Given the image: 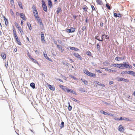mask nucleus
Wrapping results in <instances>:
<instances>
[{
  "label": "nucleus",
  "mask_w": 135,
  "mask_h": 135,
  "mask_svg": "<svg viewBox=\"0 0 135 135\" xmlns=\"http://www.w3.org/2000/svg\"><path fill=\"white\" fill-rule=\"evenodd\" d=\"M71 99H72V100L75 102H79V100L75 99V98H71Z\"/></svg>",
  "instance_id": "nucleus-41"
},
{
  "label": "nucleus",
  "mask_w": 135,
  "mask_h": 135,
  "mask_svg": "<svg viewBox=\"0 0 135 135\" xmlns=\"http://www.w3.org/2000/svg\"><path fill=\"white\" fill-rule=\"evenodd\" d=\"M70 50H74L76 51H78L79 50L78 48L74 47H70Z\"/></svg>",
  "instance_id": "nucleus-20"
},
{
  "label": "nucleus",
  "mask_w": 135,
  "mask_h": 135,
  "mask_svg": "<svg viewBox=\"0 0 135 135\" xmlns=\"http://www.w3.org/2000/svg\"><path fill=\"white\" fill-rule=\"evenodd\" d=\"M122 65L124 67L126 68H131L132 67V66L129 65L127 62H123Z\"/></svg>",
  "instance_id": "nucleus-5"
},
{
  "label": "nucleus",
  "mask_w": 135,
  "mask_h": 135,
  "mask_svg": "<svg viewBox=\"0 0 135 135\" xmlns=\"http://www.w3.org/2000/svg\"><path fill=\"white\" fill-rule=\"evenodd\" d=\"M10 13L12 15V16H14V13L13 12V11H12V10L11 9L10 10Z\"/></svg>",
  "instance_id": "nucleus-43"
},
{
  "label": "nucleus",
  "mask_w": 135,
  "mask_h": 135,
  "mask_svg": "<svg viewBox=\"0 0 135 135\" xmlns=\"http://www.w3.org/2000/svg\"><path fill=\"white\" fill-rule=\"evenodd\" d=\"M64 124L63 122H62L61 123V124H60V126L61 128H62L64 127Z\"/></svg>",
  "instance_id": "nucleus-33"
},
{
  "label": "nucleus",
  "mask_w": 135,
  "mask_h": 135,
  "mask_svg": "<svg viewBox=\"0 0 135 135\" xmlns=\"http://www.w3.org/2000/svg\"><path fill=\"white\" fill-rule=\"evenodd\" d=\"M1 57L4 60L6 59V55L5 53L3 52L1 54Z\"/></svg>",
  "instance_id": "nucleus-18"
},
{
  "label": "nucleus",
  "mask_w": 135,
  "mask_h": 135,
  "mask_svg": "<svg viewBox=\"0 0 135 135\" xmlns=\"http://www.w3.org/2000/svg\"><path fill=\"white\" fill-rule=\"evenodd\" d=\"M97 50L99 51L100 50V46L99 43H98L97 45Z\"/></svg>",
  "instance_id": "nucleus-36"
},
{
  "label": "nucleus",
  "mask_w": 135,
  "mask_h": 135,
  "mask_svg": "<svg viewBox=\"0 0 135 135\" xmlns=\"http://www.w3.org/2000/svg\"><path fill=\"white\" fill-rule=\"evenodd\" d=\"M33 12L35 17L36 18H39L37 11L35 6L33 5L32 6Z\"/></svg>",
  "instance_id": "nucleus-1"
},
{
  "label": "nucleus",
  "mask_w": 135,
  "mask_h": 135,
  "mask_svg": "<svg viewBox=\"0 0 135 135\" xmlns=\"http://www.w3.org/2000/svg\"><path fill=\"white\" fill-rule=\"evenodd\" d=\"M124 120L127 121H130L129 119L126 118H124Z\"/></svg>",
  "instance_id": "nucleus-57"
},
{
  "label": "nucleus",
  "mask_w": 135,
  "mask_h": 135,
  "mask_svg": "<svg viewBox=\"0 0 135 135\" xmlns=\"http://www.w3.org/2000/svg\"><path fill=\"white\" fill-rule=\"evenodd\" d=\"M17 29H18V30L20 31V32L21 33L22 32V30L21 27L20 26L19 27L17 28Z\"/></svg>",
  "instance_id": "nucleus-45"
},
{
  "label": "nucleus",
  "mask_w": 135,
  "mask_h": 135,
  "mask_svg": "<svg viewBox=\"0 0 135 135\" xmlns=\"http://www.w3.org/2000/svg\"><path fill=\"white\" fill-rule=\"evenodd\" d=\"M60 87L63 90V89L65 88V86L62 85H59Z\"/></svg>",
  "instance_id": "nucleus-48"
},
{
  "label": "nucleus",
  "mask_w": 135,
  "mask_h": 135,
  "mask_svg": "<svg viewBox=\"0 0 135 135\" xmlns=\"http://www.w3.org/2000/svg\"><path fill=\"white\" fill-rule=\"evenodd\" d=\"M30 86L33 89H34L35 88V84L34 83H31L30 84Z\"/></svg>",
  "instance_id": "nucleus-29"
},
{
  "label": "nucleus",
  "mask_w": 135,
  "mask_h": 135,
  "mask_svg": "<svg viewBox=\"0 0 135 135\" xmlns=\"http://www.w3.org/2000/svg\"><path fill=\"white\" fill-rule=\"evenodd\" d=\"M81 80L86 85L88 84V82L85 80L83 79H81Z\"/></svg>",
  "instance_id": "nucleus-26"
},
{
  "label": "nucleus",
  "mask_w": 135,
  "mask_h": 135,
  "mask_svg": "<svg viewBox=\"0 0 135 135\" xmlns=\"http://www.w3.org/2000/svg\"><path fill=\"white\" fill-rule=\"evenodd\" d=\"M86 54L87 55L89 56H90L91 55V53L89 51L86 52Z\"/></svg>",
  "instance_id": "nucleus-32"
},
{
  "label": "nucleus",
  "mask_w": 135,
  "mask_h": 135,
  "mask_svg": "<svg viewBox=\"0 0 135 135\" xmlns=\"http://www.w3.org/2000/svg\"><path fill=\"white\" fill-rule=\"evenodd\" d=\"M47 85L48 86L50 89L52 90H55V88L53 86H52L51 85H50L49 84L47 83Z\"/></svg>",
  "instance_id": "nucleus-16"
},
{
  "label": "nucleus",
  "mask_w": 135,
  "mask_h": 135,
  "mask_svg": "<svg viewBox=\"0 0 135 135\" xmlns=\"http://www.w3.org/2000/svg\"><path fill=\"white\" fill-rule=\"evenodd\" d=\"M68 104L69 105L68 107V109L69 111H70L72 109V107L70 105V103L69 102L68 103Z\"/></svg>",
  "instance_id": "nucleus-38"
},
{
  "label": "nucleus",
  "mask_w": 135,
  "mask_h": 135,
  "mask_svg": "<svg viewBox=\"0 0 135 135\" xmlns=\"http://www.w3.org/2000/svg\"><path fill=\"white\" fill-rule=\"evenodd\" d=\"M63 90L65 92H67L68 93L70 91V89H69L67 87H66V86L65 88L63 89Z\"/></svg>",
  "instance_id": "nucleus-17"
},
{
  "label": "nucleus",
  "mask_w": 135,
  "mask_h": 135,
  "mask_svg": "<svg viewBox=\"0 0 135 135\" xmlns=\"http://www.w3.org/2000/svg\"><path fill=\"white\" fill-rule=\"evenodd\" d=\"M96 1L98 4L101 5L102 4V0H96Z\"/></svg>",
  "instance_id": "nucleus-21"
},
{
  "label": "nucleus",
  "mask_w": 135,
  "mask_h": 135,
  "mask_svg": "<svg viewBox=\"0 0 135 135\" xmlns=\"http://www.w3.org/2000/svg\"><path fill=\"white\" fill-rule=\"evenodd\" d=\"M35 51L36 54H39V51L37 50H36Z\"/></svg>",
  "instance_id": "nucleus-64"
},
{
  "label": "nucleus",
  "mask_w": 135,
  "mask_h": 135,
  "mask_svg": "<svg viewBox=\"0 0 135 135\" xmlns=\"http://www.w3.org/2000/svg\"><path fill=\"white\" fill-rule=\"evenodd\" d=\"M48 5L50 6V7L52 6V3L51 1V0H48Z\"/></svg>",
  "instance_id": "nucleus-24"
},
{
  "label": "nucleus",
  "mask_w": 135,
  "mask_h": 135,
  "mask_svg": "<svg viewBox=\"0 0 135 135\" xmlns=\"http://www.w3.org/2000/svg\"><path fill=\"white\" fill-rule=\"evenodd\" d=\"M70 92L72 93L73 94H74L75 95H76V92H75L74 91H73V90H70Z\"/></svg>",
  "instance_id": "nucleus-50"
},
{
  "label": "nucleus",
  "mask_w": 135,
  "mask_h": 135,
  "mask_svg": "<svg viewBox=\"0 0 135 135\" xmlns=\"http://www.w3.org/2000/svg\"><path fill=\"white\" fill-rule=\"evenodd\" d=\"M79 90L83 92H85V90H84V89H83L82 88H80L79 89Z\"/></svg>",
  "instance_id": "nucleus-49"
},
{
  "label": "nucleus",
  "mask_w": 135,
  "mask_h": 135,
  "mask_svg": "<svg viewBox=\"0 0 135 135\" xmlns=\"http://www.w3.org/2000/svg\"><path fill=\"white\" fill-rule=\"evenodd\" d=\"M16 40L17 44L19 45H21L22 44L21 43V42L20 40H19V39L18 38L16 39Z\"/></svg>",
  "instance_id": "nucleus-22"
},
{
  "label": "nucleus",
  "mask_w": 135,
  "mask_h": 135,
  "mask_svg": "<svg viewBox=\"0 0 135 135\" xmlns=\"http://www.w3.org/2000/svg\"><path fill=\"white\" fill-rule=\"evenodd\" d=\"M122 17V15L120 13H118V17Z\"/></svg>",
  "instance_id": "nucleus-58"
},
{
  "label": "nucleus",
  "mask_w": 135,
  "mask_h": 135,
  "mask_svg": "<svg viewBox=\"0 0 135 135\" xmlns=\"http://www.w3.org/2000/svg\"><path fill=\"white\" fill-rule=\"evenodd\" d=\"M113 82L112 81H110L109 82V84L110 85H111L112 84H113Z\"/></svg>",
  "instance_id": "nucleus-60"
},
{
  "label": "nucleus",
  "mask_w": 135,
  "mask_h": 135,
  "mask_svg": "<svg viewBox=\"0 0 135 135\" xmlns=\"http://www.w3.org/2000/svg\"><path fill=\"white\" fill-rule=\"evenodd\" d=\"M91 7L92 9V11L95 10V7L93 5H91Z\"/></svg>",
  "instance_id": "nucleus-51"
},
{
  "label": "nucleus",
  "mask_w": 135,
  "mask_h": 135,
  "mask_svg": "<svg viewBox=\"0 0 135 135\" xmlns=\"http://www.w3.org/2000/svg\"><path fill=\"white\" fill-rule=\"evenodd\" d=\"M42 7L44 10L45 12H47V8L44 1L43 0H42Z\"/></svg>",
  "instance_id": "nucleus-6"
},
{
  "label": "nucleus",
  "mask_w": 135,
  "mask_h": 135,
  "mask_svg": "<svg viewBox=\"0 0 135 135\" xmlns=\"http://www.w3.org/2000/svg\"><path fill=\"white\" fill-rule=\"evenodd\" d=\"M118 129L121 132H123L124 131V128L122 125L119 126Z\"/></svg>",
  "instance_id": "nucleus-8"
},
{
  "label": "nucleus",
  "mask_w": 135,
  "mask_h": 135,
  "mask_svg": "<svg viewBox=\"0 0 135 135\" xmlns=\"http://www.w3.org/2000/svg\"><path fill=\"white\" fill-rule=\"evenodd\" d=\"M133 71H127V73L128 74L130 75H132V73H133Z\"/></svg>",
  "instance_id": "nucleus-46"
},
{
  "label": "nucleus",
  "mask_w": 135,
  "mask_h": 135,
  "mask_svg": "<svg viewBox=\"0 0 135 135\" xmlns=\"http://www.w3.org/2000/svg\"><path fill=\"white\" fill-rule=\"evenodd\" d=\"M57 47L59 49L62 51H61L62 52L63 51H64V49H62V47L58 45H57Z\"/></svg>",
  "instance_id": "nucleus-19"
},
{
  "label": "nucleus",
  "mask_w": 135,
  "mask_h": 135,
  "mask_svg": "<svg viewBox=\"0 0 135 135\" xmlns=\"http://www.w3.org/2000/svg\"><path fill=\"white\" fill-rule=\"evenodd\" d=\"M84 73L88 76L95 77L96 76V75L93 73L89 72L87 70H85L84 71Z\"/></svg>",
  "instance_id": "nucleus-2"
},
{
  "label": "nucleus",
  "mask_w": 135,
  "mask_h": 135,
  "mask_svg": "<svg viewBox=\"0 0 135 135\" xmlns=\"http://www.w3.org/2000/svg\"><path fill=\"white\" fill-rule=\"evenodd\" d=\"M16 16H20V13L18 12H16Z\"/></svg>",
  "instance_id": "nucleus-56"
},
{
  "label": "nucleus",
  "mask_w": 135,
  "mask_h": 135,
  "mask_svg": "<svg viewBox=\"0 0 135 135\" xmlns=\"http://www.w3.org/2000/svg\"><path fill=\"white\" fill-rule=\"evenodd\" d=\"M18 5L22 9H23V7H22V4L21 2H18Z\"/></svg>",
  "instance_id": "nucleus-27"
},
{
  "label": "nucleus",
  "mask_w": 135,
  "mask_h": 135,
  "mask_svg": "<svg viewBox=\"0 0 135 135\" xmlns=\"http://www.w3.org/2000/svg\"><path fill=\"white\" fill-rule=\"evenodd\" d=\"M125 58V57H123V58H122V57H120L119 56H117L115 57V59L116 61H119L123 60Z\"/></svg>",
  "instance_id": "nucleus-11"
},
{
  "label": "nucleus",
  "mask_w": 135,
  "mask_h": 135,
  "mask_svg": "<svg viewBox=\"0 0 135 135\" xmlns=\"http://www.w3.org/2000/svg\"><path fill=\"white\" fill-rule=\"evenodd\" d=\"M73 55L75 57L80 60H82L83 59L82 57L78 53H74Z\"/></svg>",
  "instance_id": "nucleus-4"
},
{
  "label": "nucleus",
  "mask_w": 135,
  "mask_h": 135,
  "mask_svg": "<svg viewBox=\"0 0 135 135\" xmlns=\"http://www.w3.org/2000/svg\"><path fill=\"white\" fill-rule=\"evenodd\" d=\"M82 9L85 12H88V7L85 5H84L82 7Z\"/></svg>",
  "instance_id": "nucleus-15"
},
{
  "label": "nucleus",
  "mask_w": 135,
  "mask_h": 135,
  "mask_svg": "<svg viewBox=\"0 0 135 135\" xmlns=\"http://www.w3.org/2000/svg\"><path fill=\"white\" fill-rule=\"evenodd\" d=\"M120 64H114V67H118L119 68V66H120Z\"/></svg>",
  "instance_id": "nucleus-47"
},
{
  "label": "nucleus",
  "mask_w": 135,
  "mask_h": 135,
  "mask_svg": "<svg viewBox=\"0 0 135 135\" xmlns=\"http://www.w3.org/2000/svg\"><path fill=\"white\" fill-rule=\"evenodd\" d=\"M61 11V9L60 8H57L56 12L57 14H58L59 12Z\"/></svg>",
  "instance_id": "nucleus-34"
},
{
  "label": "nucleus",
  "mask_w": 135,
  "mask_h": 135,
  "mask_svg": "<svg viewBox=\"0 0 135 135\" xmlns=\"http://www.w3.org/2000/svg\"><path fill=\"white\" fill-rule=\"evenodd\" d=\"M120 65L119 66V68L121 69H124V67L123 66V64H120Z\"/></svg>",
  "instance_id": "nucleus-40"
},
{
  "label": "nucleus",
  "mask_w": 135,
  "mask_h": 135,
  "mask_svg": "<svg viewBox=\"0 0 135 135\" xmlns=\"http://www.w3.org/2000/svg\"><path fill=\"white\" fill-rule=\"evenodd\" d=\"M102 69H105L107 71H109L110 73H112L113 72H117V70H116L114 69V70H112L110 69H108L107 68H102Z\"/></svg>",
  "instance_id": "nucleus-9"
},
{
  "label": "nucleus",
  "mask_w": 135,
  "mask_h": 135,
  "mask_svg": "<svg viewBox=\"0 0 135 135\" xmlns=\"http://www.w3.org/2000/svg\"><path fill=\"white\" fill-rule=\"evenodd\" d=\"M132 75L133 76H135V72L133 71V73H132Z\"/></svg>",
  "instance_id": "nucleus-63"
},
{
  "label": "nucleus",
  "mask_w": 135,
  "mask_h": 135,
  "mask_svg": "<svg viewBox=\"0 0 135 135\" xmlns=\"http://www.w3.org/2000/svg\"><path fill=\"white\" fill-rule=\"evenodd\" d=\"M20 16L21 18L24 21H26V18L24 13H20Z\"/></svg>",
  "instance_id": "nucleus-10"
},
{
  "label": "nucleus",
  "mask_w": 135,
  "mask_h": 135,
  "mask_svg": "<svg viewBox=\"0 0 135 135\" xmlns=\"http://www.w3.org/2000/svg\"><path fill=\"white\" fill-rule=\"evenodd\" d=\"M127 73V71H123L121 72L120 74L122 75H124Z\"/></svg>",
  "instance_id": "nucleus-37"
},
{
  "label": "nucleus",
  "mask_w": 135,
  "mask_h": 135,
  "mask_svg": "<svg viewBox=\"0 0 135 135\" xmlns=\"http://www.w3.org/2000/svg\"><path fill=\"white\" fill-rule=\"evenodd\" d=\"M114 16L115 17H118V15L117 14L115 13H114Z\"/></svg>",
  "instance_id": "nucleus-54"
},
{
  "label": "nucleus",
  "mask_w": 135,
  "mask_h": 135,
  "mask_svg": "<svg viewBox=\"0 0 135 135\" xmlns=\"http://www.w3.org/2000/svg\"><path fill=\"white\" fill-rule=\"evenodd\" d=\"M27 26H28V27L29 28V29L30 30H31V29H32V27H31V25L30 23H28L27 24Z\"/></svg>",
  "instance_id": "nucleus-31"
},
{
  "label": "nucleus",
  "mask_w": 135,
  "mask_h": 135,
  "mask_svg": "<svg viewBox=\"0 0 135 135\" xmlns=\"http://www.w3.org/2000/svg\"><path fill=\"white\" fill-rule=\"evenodd\" d=\"M31 60L33 62H34L35 63H36L38 65H39V64H38V61L37 60H36L34 59H33V58H32Z\"/></svg>",
  "instance_id": "nucleus-30"
},
{
  "label": "nucleus",
  "mask_w": 135,
  "mask_h": 135,
  "mask_svg": "<svg viewBox=\"0 0 135 135\" xmlns=\"http://www.w3.org/2000/svg\"><path fill=\"white\" fill-rule=\"evenodd\" d=\"M106 6L108 9H111V8L109 4H106Z\"/></svg>",
  "instance_id": "nucleus-35"
},
{
  "label": "nucleus",
  "mask_w": 135,
  "mask_h": 135,
  "mask_svg": "<svg viewBox=\"0 0 135 135\" xmlns=\"http://www.w3.org/2000/svg\"><path fill=\"white\" fill-rule=\"evenodd\" d=\"M5 22V25L6 26H7L8 25V20L4 16H3Z\"/></svg>",
  "instance_id": "nucleus-13"
},
{
  "label": "nucleus",
  "mask_w": 135,
  "mask_h": 135,
  "mask_svg": "<svg viewBox=\"0 0 135 135\" xmlns=\"http://www.w3.org/2000/svg\"><path fill=\"white\" fill-rule=\"evenodd\" d=\"M41 41H42L45 42V41L44 39L45 37L44 34L43 32H41Z\"/></svg>",
  "instance_id": "nucleus-14"
},
{
  "label": "nucleus",
  "mask_w": 135,
  "mask_h": 135,
  "mask_svg": "<svg viewBox=\"0 0 135 135\" xmlns=\"http://www.w3.org/2000/svg\"><path fill=\"white\" fill-rule=\"evenodd\" d=\"M102 36H104V37L107 39H109V37H108V35H107L103 34L102 35Z\"/></svg>",
  "instance_id": "nucleus-42"
},
{
  "label": "nucleus",
  "mask_w": 135,
  "mask_h": 135,
  "mask_svg": "<svg viewBox=\"0 0 135 135\" xmlns=\"http://www.w3.org/2000/svg\"><path fill=\"white\" fill-rule=\"evenodd\" d=\"M45 57L47 59L50 60L49 58L47 56V54L45 52L43 53Z\"/></svg>",
  "instance_id": "nucleus-28"
},
{
  "label": "nucleus",
  "mask_w": 135,
  "mask_h": 135,
  "mask_svg": "<svg viewBox=\"0 0 135 135\" xmlns=\"http://www.w3.org/2000/svg\"><path fill=\"white\" fill-rule=\"evenodd\" d=\"M98 36H96L95 37V39H97L99 41H100V39L99 38H98Z\"/></svg>",
  "instance_id": "nucleus-59"
},
{
  "label": "nucleus",
  "mask_w": 135,
  "mask_h": 135,
  "mask_svg": "<svg viewBox=\"0 0 135 135\" xmlns=\"http://www.w3.org/2000/svg\"><path fill=\"white\" fill-rule=\"evenodd\" d=\"M100 112L102 113H103L105 115H109L108 113L107 112H105L103 110H101L100 111Z\"/></svg>",
  "instance_id": "nucleus-25"
},
{
  "label": "nucleus",
  "mask_w": 135,
  "mask_h": 135,
  "mask_svg": "<svg viewBox=\"0 0 135 135\" xmlns=\"http://www.w3.org/2000/svg\"><path fill=\"white\" fill-rule=\"evenodd\" d=\"M86 28V26H84L82 27V30L83 31H84V30H85Z\"/></svg>",
  "instance_id": "nucleus-52"
},
{
  "label": "nucleus",
  "mask_w": 135,
  "mask_h": 135,
  "mask_svg": "<svg viewBox=\"0 0 135 135\" xmlns=\"http://www.w3.org/2000/svg\"><path fill=\"white\" fill-rule=\"evenodd\" d=\"M13 35L15 39H16L18 38V37L16 33V29L14 27H13Z\"/></svg>",
  "instance_id": "nucleus-7"
},
{
  "label": "nucleus",
  "mask_w": 135,
  "mask_h": 135,
  "mask_svg": "<svg viewBox=\"0 0 135 135\" xmlns=\"http://www.w3.org/2000/svg\"><path fill=\"white\" fill-rule=\"evenodd\" d=\"M27 55L29 58L30 59H31L32 58V57L31 55L29 52H27Z\"/></svg>",
  "instance_id": "nucleus-39"
},
{
  "label": "nucleus",
  "mask_w": 135,
  "mask_h": 135,
  "mask_svg": "<svg viewBox=\"0 0 135 135\" xmlns=\"http://www.w3.org/2000/svg\"><path fill=\"white\" fill-rule=\"evenodd\" d=\"M99 85L101 86H102L104 87L105 86V85L103 84H100Z\"/></svg>",
  "instance_id": "nucleus-62"
},
{
  "label": "nucleus",
  "mask_w": 135,
  "mask_h": 135,
  "mask_svg": "<svg viewBox=\"0 0 135 135\" xmlns=\"http://www.w3.org/2000/svg\"><path fill=\"white\" fill-rule=\"evenodd\" d=\"M11 4L12 6H13L14 4V0H10Z\"/></svg>",
  "instance_id": "nucleus-44"
},
{
  "label": "nucleus",
  "mask_w": 135,
  "mask_h": 135,
  "mask_svg": "<svg viewBox=\"0 0 135 135\" xmlns=\"http://www.w3.org/2000/svg\"><path fill=\"white\" fill-rule=\"evenodd\" d=\"M37 21L38 22H40V23H39L40 25H41L42 26H43L44 25H43V24L42 21L41 20V19H40L39 18H37Z\"/></svg>",
  "instance_id": "nucleus-23"
},
{
  "label": "nucleus",
  "mask_w": 135,
  "mask_h": 135,
  "mask_svg": "<svg viewBox=\"0 0 135 135\" xmlns=\"http://www.w3.org/2000/svg\"><path fill=\"white\" fill-rule=\"evenodd\" d=\"M75 28L73 27H71L70 29H68L67 31L69 33H70L73 32L75 31Z\"/></svg>",
  "instance_id": "nucleus-12"
},
{
  "label": "nucleus",
  "mask_w": 135,
  "mask_h": 135,
  "mask_svg": "<svg viewBox=\"0 0 135 135\" xmlns=\"http://www.w3.org/2000/svg\"><path fill=\"white\" fill-rule=\"evenodd\" d=\"M104 36H102H102H101V40L100 39L99 41H103V40L104 39Z\"/></svg>",
  "instance_id": "nucleus-53"
},
{
  "label": "nucleus",
  "mask_w": 135,
  "mask_h": 135,
  "mask_svg": "<svg viewBox=\"0 0 135 135\" xmlns=\"http://www.w3.org/2000/svg\"><path fill=\"white\" fill-rule=\"evenodd\" d=\"M117 79L118 81H123L126 82H129V80L123 78H117Z\"/></svg>",
  "instance_id": "nucleus-3"
},
{
  "label": "nucleus",
  "mask_w": 135,
  "mask_h": 135,
  "mask_svg": "<svg viewBox=\"0 0 135 135\" xmlns=\"http://www.w3.org/2000/svg\"><path fill=\"white\" fill-rule=\"evenodd\" d=\"M70 77L73 78V79H74V80H76V78L75 77V76H72V75H71Z\"/></svg>",
  "instance_id": "nucleus-55"
},
{
  "label": "nucleus",
  "mask_w": 135,
  "mask_h": 135,
  "mask_svg": "<svg viewBox=\"0 0 135 135\" xmlns=\"http://www.w3.org/2000/svg\"><path fill=\"white\" fill-rule=\"evenodd\" d=\"M100 26L101 27H102L103 26V22H101L100 23Z\"/></svg>",
  "instance_id": "nucleus-61"
}]
</instances>
